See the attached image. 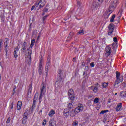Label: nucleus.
Returning <instances> with one entry per match:
<instances>
[{
	"label": "nucleus",
	"mask_w": 126,
	"mask_h": 126,
	"mask_svg": "<svg viewBox=\"0 0 126 126\" xmlns=\"http://www.w3.org/2000/svg\"><path fill=\"white\" fill-rule=\"evenodd\" d=\"M119 3H120L119 0H114L113 2L110 3L109 10L108 11V12H109V14H108L109 16L113 13V11L116 7H117V5H118Z\"/></svg>",
	"instance_id": "obj_1"
},
{
	"label": "nucleus",
	"mask_w": 126,
	"mask_h": 126,
	"mask_svg": "<svg viewBox=\"0 0 126 126\" xmlns=\"http://www.w3.org/2000/svg\"><path fill=\"white\" fill-rule=\"evenodd\" d=\"M116 74L117 80L115 82V85H118L119 83H122L123 82V76L121 75V74L119 72H116Z\"/></svg>",
	"instance_id": "obj_2"
},
{
	"label": "nucleus",
	"mask_w": 126,
	"mask_h": 126,
	"mask_svg": "<svg viewBox=\"0 0 126 126\" xmlns=\"http://www.w3.org/2000/svg\"><path fill=\"white\" fill-rule=\"evenodd\" d=\"M35 6L38 7L39 6V8H42L46 5V0H40L39 2H37L35 3Z\"/></svg>",
	"instance_id": "obj_3"
},
{
	"label": "nucleus",
	"mask_w": 126,
	"mask_h": 126,
	"mask_svg": "<svg viewBox=\"0 0 126 126\" xmlns=\"http://www.w3.org/2000/svg\"><path fill=\"white\" fill-rule=\"evenodd\" d=\"M32 55V50L28 51V53L25 54L26 61L28 63H30L31 61V55Z\"/></svg>",
	"instance_id": "obj_4"
},
{
	"label": "nucleus",
	"mask_w": 126,
	"mask_h": 126,
	"mask_svg": "<svg viewBox=\"0 0 126 126\" xmlns=\"http://www.w3.org/2000/svg\"><path fill=\"white\" fill-rule=\"evenodd\" d=\"M46 94V86L43 85L42 86V88L41 89L40 95L39 98V101L40 103L42 102V98H43L44 94Z\"/></svg>",
	"instance_id": "obj_5"
},
{
	"label": "nucleus",
	"mask_w": 126,
	"mask_h": 126,
	"mask_svg": "<svg viewBox=\"0 0 126 126\" xmlns=\"http://www.w3.org/2000/svg\"><path fill=\"white\" fill-rule=\"evenodd\" d=\"M68 93L69 99H70L71 101H73V100H74V98H75L74 96V92L73 91V89H70L69 90Z\"/></svg>",
	"instance_id": "obj_6"
},
{
	"label": "nucleus",
	"mask_w": 126,
	"mask_h": 126,
	"mask_svg": "<svg viewBox=\"0 0 126 126\" xmlns=\"http://www.w3.org/2000/svg\"><path fill=\"white\" fill-rule=\"evenodd\" d=\"M83 110V105L81 104H79L78 105V107L75 109V111L77 114H78V113H80L81 111Z\"/></svg>",
	"instance_id": "obj_7"
},
{
	"label": "nucleus",
	"mask_w": 126,
	"mask_h": 126,
	"mask_svg": "<svg viewBox=\"0 0 126 126\" xmlns=\"http://www.w3.org/2000/svg\"><path fill=\"white\" fill-rule=\"evenodd\" d=\"M39 97V93H36L34 96V98L33 102L32 107L33 108H35L36 107V100H38V97Z\"/></svg>",
	"instance_id": "obj_8"
},
{
	"label": "nucleus",
	"mask_w": 126,
	"mask_h": 126,
	"mask_svg": "<svg viewBox=\"0 0 126 126\" xmlns=\"http://www.w3.org/2000/svg\"><path fill=\"white\" fill-rule=\"evenodd\" d=\"M106 50V55H107V57H108V56H109L110 55H111V53H112V50L111 49V47H110L109 46H107L105 48Z\"/></svg>",
	"instance_id": "obj_9"
},
{
	"label": "nucleus",
	"mask_w": 126,
	"mask_h": 126,
	"mask_svg": "<svg viewBox=\"0 0 126 126\" xmlns=\"http://www.w3.org/2000/svg\"><path fill=\"white\" fill-rule=\"evenodd\" d=\"M99 3L94 1L92 4V9H97L98 8V5Z\"/></svg>",
	"instance_id": "obj_10"
},
{
	"label": "nucleus",
	"mask_w": 126,
	"mask_h": 126,
	"mask_svg": "<svg viewBox=\"0 0 126 126\" xmlns=\"http://www.w3.org/2000/svg\"><path fill=\"white\" fill-rule=\"evenodd\" d=\"M70 115L69 110L68 109H65L63 111V116L65 118H68Z\"/></svg>",
	"instance_id": "obj_11"
},
{
	"label": "nucleus",
	"mask_w": 126,
	"mask_h": 126,
	"mask_svg": "<svg viewBox=\"0 0 126 126\" xmlns=\"http://www.w3.org/2000/svg\"><path fill=\"white\" fill-rule=\"evenodd\" d=\"M19 50V46H17L15 48L14 51V57L16 59L17 57H18V51Z\"/></svg>",
	"instance_id": "obj_12"
},
{
	"label": "nucleus",
	"mask_w": 126,
	"mask_h": 126,
	"mask_svg": "<svg viewBox=\"0 0 126 126\" xmlns=\"http://www.w3.org/2000/svg\"><path fill=\"white\" fill-rule=\"evenodd\" d=\"M50 59L48 60V61L47 62L46 66V70L45 72L46 73L47 75H48V70L50 69Z\"/></svg>",
	"instance_id": "obj_13"
},
{
	"label": "nucleus",
	"mask_w": 126,
	"mask_h": 126,
	"mask_svg": "<svg viewBox=\"0 0 126 126\" xmlns=\"http://www.w3.org/2000/svg\"><path fill=\"white\" fill-rule=\"evenodd\" d=\"M63 84H62V82L57 81L55 83V87L56 88H61Z\"/></svg>",
	"instance_id": "obj_14"
},
{
	"label": "nucleus",
	"mask_w": 126,
	"mask_h": 126,
	"mask_svg": "<svg viewBox=\"0 0 126 126\" xmlns=\"http://www.w3.org/2000/svg\"><path fill=\"white\" fill-rule=\"evenodd\" d=\"M108 28H109L110 32H113L114 29H115V25L110 24L108 26Z\"/></svg>",
	"instance_id": "obj_15"
},
{
	"label": "nucleus",
	"mask_w": 126,
	"mask_h": 126,
	"mask_svg": "<svg viewBox=\"0 0 126 126\" xmlns=\"http://www.w3.org/2000/svg\"><path fill=\"white\" fill-rule=\"evenodd\" d=\"M116 17L117 18V22L119 23L120 22V19L122 17V12L121 11H119L118 13L117 14Z\"/></svg>",
	"instance_id": "obj_16"
},
{
	"label": "nucleus",
	"mask_w": 126,
	"mask_h": 126,
	"mask_svg": "<svg viewBox=\"0 0 126 126\" xmlns=\"http://www.w3.org/2000/svg\"><path fill=\"white\" fill-rule=\"evenodd\" d=\"M58 76H59L60 79H63V78L64 77V75H63V72L62 71H59Z\"/></svg>",
	"instance_id": "obj_17"
},
{
	"label": "nucleus",
	"mask_w": 126,
	"mask_h": 126,
	"mask_svg": "<svg viewBox=\"0 0 126 126\" xmlns=\"http://www.w3.org/2000/svg\"><path fill=\"white\" fill-rule=\"evenodd\" d=\"M120 96L121 98H126V91H122L120 92Z\"/></svg>",
	"instance_id": "obj_18"
},
{
	"label": "nucleus",
	"mask_w": 126,
	"mask_h": 126,
	"mask_svg": "<svg viewBox=\"0 0 126 126\" xmlns=\"http://www.w3.org/2000/svg\"><path fill=\"white\" fill-rule=\"evenodd\" d=\"M21 106H22V102L21 101H18L17 105V110L20 111L21 109Z\"/></svg>",
	"instance_id": "obj_19"
},
{
	"label": "nucleus",
	"mask_w": 126,
	"mask_h": 126,
	"mask_svg": "<svg viewBox=\"0 0 126 126\" xmlns=\"http://www.w3.org/2000/svg\"><path fill=\"white\" fill-rule=\"evenodd\" d=\"M42 70H43V63L42 62L39 64V73L40 74H42Z\"/></svg>",
	"instance_id": "obj_20"
},
{
	"label": "nucleus",
	"mask_w": 126,
	"mask_h": 126,
	"mask_svg": "<svg viewBox=\"0 0 126 126\" xmlns=\"http://www.w3.org/2000/svg\"><path fill=\"white\" fill-rule=\"evenodd\" d=\"M55 114H56V112L55 111V110L52 109L50 111H49L48 115L49 116V117H53V116H54Z\"/></svg>",
	"instance_id": "obj_21"
},
{
	"label": "nucleus",
	"mask_w": 126,
	"mask_h": 126,
	"mask_svg": "<svg viewBox=\"0 0 126 126\" xmlns=\"http://www.w3.org/2000/svg\"><path fill=\"white\" fill-rule=\"evenodd\" d=\"M26 122H27V116L24 115L22 123V124H26Z\"/></svg>",
	"instance_id": "obj_22"
},
{
	"label": "nucleus",
	"mask_w": 126,
	"mask_h": 126,
	"mask_svg": "<svg viewBox=\"0 0 126 126\" xmlns=\"http://www.w3.org/2000/svg\"><path fill=\"white\" fill-rule=\"evenodd\" d=\"M76 114H77L75 110H73L71 111L70 112V116L71 117H74V116H75V115H76Z\"/></svg>",
	"instance_id": "obj_23"
},
{
	"label": "nucleus",
	"mask_w": 126,
	"mask_h": 126,
	"mask_svg": "<svg viewBox=\"0 0 126 126\" xmlns=\"http://www.w3.org/2000/svg\"><path fill=\"white\" fill-rule=\"evenodd\" d=\"M36 42V40L32 39L31 42V45L30 46V48H33L34 45H35V42Z\"/></svg>",
	"instance_id": "obj_24"
},
{
	"label": "nucleus",
	"mask_w": 126,
	"mask_h": 126,
	"mask_svg": "<svg viewBox=\"0 0 126 126\" xmlns=\"http://www.w3.org/2000/svg\"><path fill=\"white\" fill-rule=\"evenodd\" d=\"M121 109H122V103H119L116 107V111H121Z\"/></svg>",
	"instance_id": "obj_25"
},
{
	"label": "nucleus",
	"mask_w": 126,
	"mask_h": 126,
	"mask_svg": "<svg viewBox=\"0 0 126 126\" xmlns=\"http://www.w3.org/2000/svg\"><path fill=\"white\" fill-rule=\"evenodd\" d=\"M8 43H9V39H8V38H5L4 42L5 48H6L7 47Z\"/></svg>",
	"instance_id": "obj_26"
},
{
	"label": "nucleus",
	"mask_w": 126,
	"mask_h": 126,
	"mask_svg": "<svg viewBox=\"0 0 126 126\" xmlns=\"http://www.w3.org/2000/svg\"><path fill=\"white\" fill-rule=\"evenodd\" d=\"M115 17H116V15L113 14L110 19V22H114L115 21Z\"/></svg>",
	"instance_id": "obj_27"
},
{
	"label": "nucleus",
	"mask_w": 126,
	"mask_h": 126,
	"mask_svg": "<svg viewBox=\"0 0 126 126\" xmlns=\"http://www.w3.org/2000/svg\"><path fill=\"white\" fill-rule=\"evenodd\" d=\"M32 85H30L29 87L28 92L29 93H32Z\"/></svg>",
	"instance_id": "obj_28"
},
{
	"label": "nucleus",
	"mask_w": 126,
	"mask_h": 126,
	"mask_svg": "<svg viewBox=\"0 0 126 126\" xmlns=\"http://www.w3.org/2000/svg\"><path fill=\"white\" fill-rule=\"evenodd\" d=\"M72 126H78V121H74L72 123Z\"/></svg>",
	"instance_id": "obj_29"
},
{
	"label": "nucleus",
	"mask_w": 126,
	"mask_h": 126,
	"mask_svg": "<svg viewBox=\"0 0 126 126\" xmlns=\"http://www.w3.org/2000/svg\"><path fill=\"white\" fill-rule=\"evenodd\" d=\"M108 85H109V83H103L102 84V86L104 88H106Z\"/></svg>",
	"instance_id": "obj_30"
},
{
	"label": "nucleus",
	"mask_w": 126,
	"mask_h": 126,
	"mask_svg": "<svg viewBox=\"0 0 126 126\" xmlns=\"http://www.w3.org/2000/svg\"><path fill=\"white\" fill-rule=\"evenodd\" d=\"M98 90H99V89H98V87H95L94 88V89H93V91H94L95 93L98 92Z\"/></svg>",
	"instance_id": "obj_31"
},
{
	"label": "nucleus",
	"mask_w": 126,
	"mask_h": 126,
	"mask_svg": "<svg viewBox=\"0 0 126 126\" xmlns=\"http://www.w3.org/2000/svg\"><path fill=\"white\" fill-rule=\"evenodd\" d=\"M99 99L98 98H96L94 100V102L95 104H98V103H99Z\"/></svg>",
	"instance_id": "obj_32"
},
{
	"label": "nucleus",
	"mask_w": 126,
	"mask_h": 126,
	"mask_svg": "<svg viewBox=\"0 0 126 126\" xmlns=\"http://www.w3.org/2000/svg\"><path fill=\"white\" fill-rule=\"evenodd\" d=\"M67 107H68V108L71 109V108H72V107H73V105H72V103H69L67 105Z\"/></svg>",
	"instance_id": "obj_33"
},
{
	"label": "nucleus",
	"mask_w": 126,
	"mask_h": 126,
	"mask_svg": "<svg viewBox=\"0 0 126 126\" xmlns=\"http://www.w3.org/2000/svg\"><path fill=\"white\" fill-rule=\"evenodd\" d=\"M48 126H57L56 125V123L52 122V123H49Z\"/></svg>",
	"instance_id": "obj_34"
},
{
	"label": "nucleus",
	"mask_w": 126,
	"mask_h": 126,
	"mask_svg": "<svg viewBox=\"0 0 126 126\" xmlns=\"http://www.w3.org/2000/svg\"><path fill=\"white\" fill-rule=\"evenodd\" d=\"M3 42V40L2 39L0 40V48H1L2 47V45H3V43H2Z\"/></svg>",
	"instance_id": "obj_35"
},
{
	"label": "nucleus",
	"mask_w": 126,
	"mask_h": 126,
	"mask_svg": "<svg viewBox=\"0 0 126 126\" xmlns=\"http://www.w3.org/2000/svg\"><path fill=\"white\" fill-rule=\"evenodd\" d=\"M90 66H91V67H94V66H95V63H94V62L91 63Z\"/></svg>",
	"instance_id": "obj_36"
},
{
	"label": "nucleus",
	"mask_w": 126,
	"mask_h": 126,
	"mask_svg": "<svg viewBox=\"0 0 126 126\" xmlns=\"http://www.w3.org/2000/svg\"><path fill=\"white\" fill-rule=\"evenodd\" d=\"M42 125H43V126H46V125H47V120L44 119L43 120V123H42Z\"/></svg>",
	"instance_id": "obj_37"
},
{
	"label": "nucleus",
	"mask_w": 126,
	"mask_h": 126,
	"mask_svg": "<svg viewBox=\"0 0 126 126\" xmlns=\"http://www.w3.org/2000/svg\"><path fill=\"white\" fill-rule=\"evenodd\" d=\"M43 12H48L49 11V8H44L42 11Z\"/></svg>",
	"instance_id": "obj_38"
},
{
	"label": "nucleus",
	"mask_w": 126,
	"mask_h": 126,
	"mask_svg": "<svg viewBox=\"0 0 126 126\" xmlns=\"http://www.w3.org/2000/svg\"><path fill=\"white\" fill-rule=\"evenodd\" d=\"M48 16H49V15H46L44 16V17H43V21H45L47 19V18H48Z\"/></svg>",
	"instance_id": "obj_39"
},
{
	"label": "nucleus",
	"mask_w": 126,
	"mask_h": 126,
	"mask_svg": "<svg viewBox=\"0 0 126 126\" xmlns=\"http://www.w3.org/2000/svg\"><path fill=\"white\" fill-rule=\"evenodd\" d=\"M35 7H38L37 6H35V4L33 6H32V9H31V11H33L34 9H35Z\"/></svg>",
	"instance_id": "obj_40"
},
{
	"label": "nucleus",
	"mask_w": 126,
	"mask_h": 126,
	"mask_svg": "<svg viewBox=\"0 0 126 126\" xmlns=\"http://www.w3.org/2000/svg\"><path fill=\"white\" fill-rule=\"evenodd\" d=\"M77 5L78 7H80V6L81 5V3H80V2H79V1L77 2Z\"/></svg>",
	"instance_id": "obj_41"
},
{
	"label": "nucleus",
	"mask_w": 126,
	"mask_h": 126,
	"mask_svg": "<svg viewBox=\"0 0 126 126\" xmlns=\"http://www.w3.org/2000/svg\"><path fill=\"white\" fill-rule=\"evenodd\" d=\"M32 29V23H31L29 27V30H31Z\"/></svg>",
	"instance_id": "obj_42"
},
{
	"label": "nucleus",
	"mask_w": 126,
	"mask_h": 126,
	"mask_svg": "<svg viewBox=\"0 0 126 126\" xmlns=\"http://www.w3.org/2000/svg\"><path fill=\"white\" fill-rule=\"evenodd\" d=\"M84 34V32H79L77 33V35H83Z\"/></svg>",
	"instance_id": "obj_43"
},
{
	"label": "nucleus",
	"mask_w": 126,
	"mask_h": 126,
	"mask_svg": "<svg viewBox=\"0 0 126 126\" xmlns=\"http://www.w3.org/2000/svg\"><path fill=\"white\" fill-rule=\"evenodd\" d=\"M9 123H10V118H8L6 121L7 124H9Z\"/></svg>",
	"instance_id": "obj_44"
},
{
	"label": "nucleus",
	"mask_w": 126,
	"mask_h": 126,
	"mask_svg": "<svg viewBox=\"0 0 126 126\" xmlns=\"http://www.w3.org/2000/svg\"><path fill=\"white\" fill-rule=\"evenodd\" d=\"M21 50H22V52H24L25 51V50H26V48H25V47L22 46V48Z\"/></svg>",
	"instance_id": "obj_45"
},
{
	"label": "nucleus",
	"mask_w": 126,
	"mask_h": 126,
	"mask_svg": "<svg viewBox=\"0 0 126 126\" xmlns=\"http://www.w3.org/2000/svg\"><path fill=\"white\" fill-rule=\"evenodd\" d=\"M10 107V109H13V102L11 103Z\"/></svg>",
	"instance_id": "obj_46"
},
{
	"label": "nucleus",
	"mask_w": 126,
	"mask_h": 126,
	"mask_svg": "<svg viewBox=\"0 0 126 126\" xmlns=\"http://www.w3.org/2000/svg\"><path fill=\"white\" fill-rule=\"evenodd\" d=\"M113 41H114V42H117L118 39H117V37H114V38H113Z\"/></svg>",
	"instance_id": "obj_47"
},
{
	"label": "nucleus",
	"mask_w": 126,
	"mask_h": 126,
	"mask_svg": "<svg viewBox=\"0 0 126 126\" xmlns=\"http://www.w3.org/2000/svg\"><path fill=\"white\" fill-rule=\"evenodd\" d=\"M22 47H26V42H24L23 44Z\"/></svg>",
	"instance_id": "obj_48"
},
{
	"label": "nucleus",
	"mask_w": 126,
	"mask_h": 126,
	"mask_svg": "<svg viewBox=\"0 0 126 126\" xmlns=\"http://www.w3.org/2000/svg\"><path fill=\"white\" fill-rule=\"evenodd\" d=\"M105 113H106V111L105 110H103L101 111V112L100 113L101 114H105Z\"/></svg>",
	"instance_id": "obj_49"
},
{
	"label": "nucleus",
	"mask_w": 126,
	"mask_h": 126,
	"mask_svg": "<svg viewBox=\"0 0 126 126\" xmlns=\"http://www.w3.org/2000/svg\"><path fill=\"white\" fill-rule=\"evenodd\" d=\"M99 2H103L104 1V0H98Z\"/></svg>",
	"instance_id": "obj_50"
},
{
	"label": "nucleus",
	"mask_w": 126,
	"mask_h": 126,
	"mask_svg": "<svg viewBox=\"0 0 126 126\" xmlns=\"http://www.w3.org/2000/svg\"><path fill=\"white\" fill-rule=\"evenodd\" d=\"M112 33H113V32H108V35H112Z\"/></svg>",
	"instance_id": "obj_51"
},
{
	"label": "nucleus",
	"mask_w": 126,
	"mask_h": 126,
	"mask_svg": "<svg viewBox=\"0 0 126 126\" xmlns=\"http://www.w3.org/2000/svg\"><path fill=\"white\" fill-rule=\"evenodd\" d=\"M79 32H84L83 30H81L79 31Z\"/></svg>",
	"instance_id": "obj_52"
},
{
	"label": "nucleus",
	"mask_w": 126,
	"mask_h": 126,
	"mask_svg": "<svg viewBox=\"0 0 126 126\" xmlns=\"http://www.w3.org/2000/svg\"><path fill=\"white\" fill-rule=\"evenodd\" d=\"M45 12H43V13H42V15H43V16L45 15Z\"/></svg>",
	"instance_id": "obj_53"
},
{
	"label": "nucleus",
	"mask_w": 126,
	"mask_h": 126,
	"mask_svg": "<svg viewBox=\"0 0 126 126\" xmlns=\"http://www.w3.org/2000/svg\"><path fill=\"white\" fill-rule=\"evenodd\" d=\"M1 80V76L0 75V81Z\"/></svg>",
	"instance_id": "obj_54"
},
{
	"label": "nucleus",
	"mask_w": 126,
	"mask_h": 126,
	"mask_svg": "<svg viewBox=\"0 0 126 126\" xmlns=\"http://www.w3.org/2000/svg\"><path fill=\"white\" fill-rule=\"evenodd\" d=\"M91 89H93V86L91 87Z\"/></svg>",
	"instance_id": "obj_55"
},
{
	"label": "nucleus",
	"mask_w": 126,
	"mask_h": 126,
	"mask_svg": "<svg viewBox=\"0 0 126 126\" xmlns=\"http://www.w3.org/2000/svg\"><path fill=\"white\" fill-rule=\"evenodd\" d=\"M105 111H106V112H109V110H106Z\"/></svg>",
	"instance_id": "obj_56"
},
{
	"label": "nucleus",
	"mask_w": 126,
	"mask_h": 126,
	"mask_svg": "<svg viewBox=\"0 0 126 126\" xmlns=\"http://www.w3.org/2000/svg\"><path fill=\"white\" fill-rule=\"evenodd\" d=\"M15 89H13V91H15Z\"/></svg>",
	"instance_id": "obj_57"
},
{
	"label": "nucleus",
	"mask_w": 126,
	"mask_h": 126,
	"mask_svg": "<svg viewBox=\"0 0 126 126\" xmlns=\"http://www.w3.org/2000/svg\"><path fill=\"white\" fill-rule=\"evenodd\" d=\"M0 48H1V47H0V50H1V49H0Z\"/></svg>",
	"instance_id": "obj_58"
},
{
	"label": "nucleus",
	"mask_w": 126,
	"mask_h": 126,
	"mask_svg": "<svg viewBox=\"0 0 126 126\" xmlns=\"http://www.w3.org/2000/svg\"><path fill=\"white\" fill-rule=\"evenodd\" d=\"M115 95H117V93L115 94Z\"/></svg>",
	"instance_id": "obj_59"
},
{
	"label": "nucleus",
	"mask_w": 126,
	"mask_h": 126,
	"mask_svg": "<svg viewBox=\"0 0 126 126\" xmlns=\"http://www.w3.org/2000/svg\"><path fill=\"white\" fill-rule=\"evenodd\" d=\"M43 29V28L42 27H41V29Z\"/></svg>",
	"instance_id": "obj_60"
},
{
	"label": "nucleus",
	"mask_w": 126,
	"mask_h": 126,
	"mask_svg": "<svg viewBox=\"0 0 126 126\" xmlns=\"http://www.w3.org/2000/svg\"><path fill=\"white\" fill-rule=\"evenodd\" d=\"M40 37L39 36H38V38H39Z\"/></svg>",
	"instance_id": "obj_61"
},
{
	"label": "nucleus",
	"mask_w": 126,
	"mask_h": 126,
	"mask_svg": "<svg viewBox=\"0 0 126 126\" xmlns=\"http://www.w3.org/2000/svg\"><path fill=\"white\" fill-rule=\"evenodd\" d=\"M65 20H66V19H65Z\"/></svg>",
	"instance_id": "obj_62"
},
{
	"label": "nucleus",
	"mask_w": 126,
	"mask_h": 126,
	"mask_svg": "<svg viewBox=\"0 0 126 126\" xmlns=\"http://www.w3.org/2000/svg\"><path fill=\"white\" fill-rule=\"evenodd\" d=\"M42 31V30L40 31V32Z\"/></svg>",
	"instance_id": "obj_63"
}]
</instances>
